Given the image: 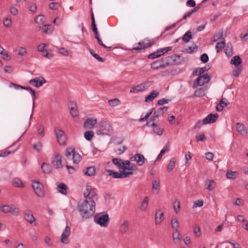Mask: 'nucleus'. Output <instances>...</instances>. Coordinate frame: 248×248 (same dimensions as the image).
<instances>
[{"mask_svg":"<svg viewBox=\"0 0 248 248\" xmlns=\"http://www.w3.org/2000/svg\"><path fill=\"white\" fill-rule=\"evenodd\" d=\"M146 41H148L147 38H145L143 40L139 42L138 44H135L134 45L135 46L131 49V52H134V50H141L143 49V48H142L143 43H145Z\"/></svg>","mask_w":248,"mask_h":248,"instance_id":"obj_23","label":"nucleus"},{"mask_svg":"<svg viewBox=\"0 0 248 248\" xmlns=\"http://www.w3.org/2000/svg\"><path fill=\"white\" fill-rule=\"evenodd\" d=\"M41 169L45 173L49 174L52 171V167L50 165L46 163H42L41 165Z\"/></svg>","mask_w":248,"mask_h":248,"instance_id":"obj_27","label":"nucleus"},{"mask_svg":"<svg viewBox=\"0 0 248 248\" xmlns=\"http://www.w3.org/2000/svg\"><path fill=\"white\" fill-rule=\"evenodd\" d=\"M27 53L26 49L23 47H18V55L20 56H24Z\"/></svg>","mask_w":248,"mask_h":248,"instance_id":"obj_60","label":"nucleus"},{"mask_svg":"<svg viewBox=\"0 0 248 248\" xmlns=\"http://www.w3.org/2000/svg\"><path fill=\"white\" fill-rule=\"evenodd\" d=\"M225 53L228 56H231L232 54V46L231 44L228 45L227 48L225 49Z\"/></svg>","mask_w":248,"mask_h":248,"instance_id":"obj_51","label":"nucleus"},{"mask_svg":"<svg viewBox=\"0 0 248 248\" xmlns=\"http://www.w3.org/2000/svg\"><path fill=\"white\" fill-rule=\"evenodd\" d=\"M222 41L221 42H217L216 46L217 49V52H219L220 50L223 48L225 45V41L224 38H222Z\"/></svg>","mask_w":248,"mask_h":248,"instance_id":"obj_40","label":"nucleus"},{"mask_svg":"<svg viewBox=\"0 0 248 248\" xmlns=\"http://www.w3.org/2000/svg\"><path fill=\"white\" fill-rule=\"evenodd\" d=\"M70 234V228L68 226H66L64 232L61 236V241L63 244H67L68 243V237Z\"/></svg>","mask_w":248,"mask_h":248,"instance_id":"obj_13","label":"nucleus"},{"mask_svg":"<svg viewBox=\"0 0 248 248\" xmlns=\"http://www.w3.org/2000/svg\"><path fill=\"white\" fill-rule=\"evenodd\" d=\"M94 220L95 222L101 226L106 227L108 225L109 222V217L108 214L97 215L94 216Z\"/></svg>","mask_w":248,"mask_h":248,"instance_id":"obj_5","label":"nucleus"},{"mask_svg":"<svg viewBox=\"0 0 248 248\" xmlns=\"http://www.w3.org/2000/svg\"><path fill=\"white\" fill-rule=\"evenodd\" d=\"M180 233L178 230H175L174 232L172 234L173 240L174 243H177L181 241L180 238Z\"/></svg>","mask_w":248,"mask_h":248,"instance_id":"obj_33","label":"nucleus"},{"mask_svg":"<svg viewBox=\"0 0 248 248\" xmlns=\"http://www.w3.org/2000/svg\"><path fill=\"white\" fill-rule=\"evenodd\" d=\"M105 171L113 178H123V170L120 171V172H118L111 170H106Z\"/></svg>","mask_w":248,"mask_h":248,"instance_id":"obj_17","label":"nucleus"},{"mask_svg":"<svg viewBox=\"0 0 248 248\" xmlns=\"http://www.w3.org/2000/svg\"><path fill=\"white\" fill-rule=\"evenodd\" d=\"M46 79L42 77H39L32 79L29 81V83L36 88H39L42 86L43 84L46 82Z\"/></svg>","mask_w":248,"mask_h":248,"instance_id":"obj_11","label":"nucleus"},{"mask_svg":"<svg viewBox=\"0 0 248 248\" xmlns=\"http://www.w3.org/2000/svg\"><path fill=\"white\" fill-rule=\"evenodd\" d=\"M149 203V200L148 197H145L141 204L140 207V209L145 210L148 207Z\"/></svg>","mask_w":248,"mask_h":248,"instance_id":"obj_35","label":"nucleus"},{"mask_svg":"<svg viewBox=\"0 0 248 248\" xmlns=\"http://www.w3.org/2000/svg\"><path fill=\"white\" fill-rule=\"evenodd\" d=\"M53 28L49 24L45 25L43 27V32L47 34L51 33L53 31Z\"/></svg>","mask_w":248,"mask_h":248,"instance_id":"obj_44","label":"nucleus"},{"mask_svg":"<svg viewBox=\"0 0 248 248\" xmlns=\"http://www.w3.org/2000/svg\"><path fill=\"white\" fill-rule=\"evenodd\" d=\"M59 52L60 54L64 56H68L69 55L68 51L64 47H61L59 49Z\"/></svg>","mask_w":248,"mask_h":248,"instance_id":"obj_64","label":"nucleus"},{"mask_svg":"<svg viewBox=\"0 0 248 248\" xmlns=\"http://www.w3.org/2000/svg\"><path fill=\"white\" fill-rule=\"evenodd\" d=\"M32 187L34 190L35 194L39 197L42 198L44 195L43 191V186L39 181H34L32 183Z\"/></svg>","mask_w":248,"mask_h":248,"instance_id":"obj_7","label":"nucleus"},{"mask_svg":"<svg viewBox=\"0 0 248 248\" xmlns=\"http://www.w3.org/2000/svg\"><path fill=\"white\" fill-rule=\"evenodd\" d=\"M112 162L116 167L119 168L120 170H123V167H124V166L123 165V159L121 158H115L112 159Z\"/></svg>","mask_w":248,"mask_h":248,"instance_id":"obj_29","label":"nucleus"},{"mask_svg":"<svg viewBox=\"0 0 248 248\" xmlns=\"http://www.w3.org/2000/svg\"><path fill=\"white\" fill-rule=\"evenodd\" d=\"M223 29L219 30L218 32L216 34L214 35L212 37V41L213 42H215L219 40V39H221L223 36Z\"/></svg>","mask_w":248,"mask_h":248,"instance_id":"obj_31","label":"nucleus"},{"mask_svg":"<svg viewBox=\"0 0 248 248\" xmlns=\"http://www.w3.org/2000/svg\"><path fill=\"white\" fill-rule=\"evenodd\" d=\"M55 132L57 139L65 135L63 131H62L60 127H56L55 129Z\"/></svg>","mask_w":248,"mask_h":248,"instance_id":"obj_45","label":"nucleus"},{"mask_svg":"<svg viewBox=\"0 0 248 248\" xmlns=\"http://www.w3.org/2000/svg\"><path fill=\"white\" fill-rule=\"evenodd\" d=\"M194 94L196 96L201 97L204 95L203 88H199L197 89L194 93Z\"/></svg>","mask_w":248,"mask_h":248,"instance_id":"obj_49","label":"nucleus"},{"mask_svg":"<svg viewBox=\"0 0 248 248\" xmlns=\"http://www.w3.org/2000/svg\"><path fill=\"white\" fill-rule=\"evenodd\" d=\"M151 125L153 128L154 132L156 134L160 136L163 134L164 132V129L159 128L156 124L153 123L151 124Z\"/></svg>","mask_w":248,"mask_h":248,"instance_id":"obj_28","label":"nucleus"},{"mask_svg":"<svg viewBox=\"0 0 248 248\" xmlns=\"http://www.w3.org/2000/svg\"><path fill=\"white\" fill-rule=\"evenodd\" d=\"M83 195L85 198L86 200H93L97 197V194L95 191V189H92V186H86V188L85 190Z\"/></svg>","mask_w":248,"mask_h":248,"instance_id":"obj_8","label":"nucleus"},{"mask_svg":"<svg viewBox=\"0 0 248 248\" xmlns=\"http://www.w3.org/2000/svg\"><path fill=\"white\" fill-rule=\"evenodd\" d=\"M164 213L163 212H161L159 215V217L157 215V212H156L155 214V224L156 225L159 224L161 221L164 219Z\"/></svg>","mask_w":248,"mask_h":248,"instance_id":"obj_36","label":"nucleus"},{"mask_svg":"<svg viewBox=\"0 0 248 248\" xmlns=\"http://www.w3.org/2000/svg\"><path fill=\"white\" fill-rule=\"evenodd\" d=\"M194 233L198 236L199 237L201 235L200 227L198 226L195 225L193 227Z\"/></svg>","mask_w":248,"mask_h":248,"instance_id":"obj_61","label":"nucleus"},{"mask_svg":"<svg viewBox=\"0 0 248 248\" xmlns=\"http://www.w3.org/2000/svg\"><path fill=\"white\" fill-rule=\"evenodd\" d=\"M245 126L243 124H241L240 123H237L236 124V130L242 135H245V134H247V132L245 129Z\"/></svg>","mask_w":248,"mask_h":248,"instance_id":"obj_26","label":"nucleus"},{"mask_svg":"<svg viewBox=\"0 0 248 248\" xmlns=\"http://www.w3.org/2000/svg\"><path fill=\"white\" fill-rule=\"evenodd\" d=\"M13 184L16 187H23L24 186L22 181L17 178H15L13 179Z\"/></svg>","mask_w":248,"mask_h":248,"instance_id":"obj_42","label":"nucleus"},{"mask_svg":"<svg viewBox=\"0 0 248 248\" xmlns=\"http://www.w3.org/2000/svg\"><path fill=\"white\" fill-rule=\"evenodd\" d=\"M90 53L92 55L96 60H97L99 62H103V59L100 57L97 54L95 53L92 49H89Z\"/></svg>","mask_w":248,"mask_h":248,"instance_id":"obj_50","label":"nucleus"},{"mask_svg":"<svg viewBox=\"0 0 248 248\" xmlns=\"http://www.w3.org/2000/svg\"><path fill=\"white\" fill-rule=\"evenodd\" d=\"M126 170H123V178L128 177L130 175L133 174V170H129L126 171Z\"/></svg>","mask_w":248,"mask_h":248,"instance_id":"obj_62","label":"nucleus"},{"mask_svg":"<svg viewBox=\"0 0 248 248\" xmlns=\"http://www.w3.org/2000/svg\"><path fill=\"white\" fill-rule=\"evenodd\" d=\"M57 140L60 145L63 146L66 145V137L65 135L59 137L57 139Z\"/></svg>","mask_w":248,"mask_h":248,"instance_id":"obj_48","label":"nucleus"},{"mask_svg":"<svg viewBox=\"0 0 248 248\" xmlns=\"http://www.w3.org/2000/svg\"><path fill=\"white\" fill-rule=\"evenodd\" d=\"M176 160L175 158H172L170 161V163L167 167V170L168 171H171L175 167Z\"/></svg>","mask_w":248,"mask_h":248,"instance_id":"obj_43","label":"nucleus"},{"mask_svg":"<svg viewBox=\"0 0 248 248\" xmlns=\"http://www.w3.org/2000/svg\"><path fill=\"white\" fill-rule=\"evenodd\" d=\"M78 209L82 218H89L95 212V202L93 200L85 199L80 204L78 203Z\"/></svg>","mask_w":248,"mask_h":248,"instance_id":"obj_1","label":"nucleus"},{"mask_svg":"<svg viewBox=\"0 0 248 248\" xmlns=\"http://www.w3.org/2000/svg\"><path fill=\"white\" fill-rule=\"evenodd\" d=\"M210 68L211 67L209 66V65L207 64L203 67L196 68L193 70L192 74L194 76H200L203 72L208 71Z\"/></svg>","mask_w":248,"mask_h":248,"instance_id":"obj_16","label":"nucleus"},{"mask_svg":"<svg viewBox=\"0 0 248 248\" xmlns=\"http://www.w3.org/2000/svg\"><path fill=\"white\" fill-rule=\"evenodd\" d=\"M173 208L176 214L180 211V202L176 200L173 203Z\"/></svg>","mask_w":248,"mask_h":248,"instance_id":"obj_58","label":"nucleus"},{"mask_svg":"<svg viewBox=\"0 0 248 248\" xmlns=\"http://www.w3.org/2000/svg\"><path fill=\"white\" fill-rule=\"evenodd\" d=\"M192 32L188 31L182 37V40L184 42L187 43L192 39Z\"/></svg>","mask_w":248,"mask_h":248,"instance_id":"obj_34","label":"nucleus"},{"mask_svg":"<svg viewBox=\"0 0 248 248\" xmlns=\"http://www.w3.org/2000/svg\"><path fill=\"white\" fill-rule=\"evenodd\" d=\"M127 148L126 146H124L122 148H115L114 149V152L117 155H121L123 154L126 150Z\"/></svg>","mask_w":248,"mask_h":248,"instance_id":"obj_56","label":"nucleus"},{"mask_svg":"<svg viewBox=\"0 0 248 248\" xmlns=\"http://www.w3.org/2000/svg\"><path fill=\"white\" fill-rule=\"evenodd\" d=\"M97 135H110L113 131L112 127L106 119L102 120L97 125Z\"/></svg>","mask_w":248,"mask_h":248,"instance_id":"obj_2","label":"nucleus"},{"mask_svg":"<svg viewBox=\"0 0 248 248\" xmlns=\"http://www.w3.org/2000/svg\"><path fill=\"white\" fill-rule=\"evenodd\" d=\"M151 68L153 69H157L158 68H164L165 66L163 63L162 62V61L161 60H158L155 62H154L153 63L151 64Z\"/></svg>","mask_w":248,"mask_h":248,"instance_id":"obj_19","label":"nucleus"},{"mask_svg":"<svg viewBox=\"0 0 248 248\" xmlns=\"http://www.w3.org/2000/svg\"><path fill=\"white\" fill-rule=\"evenodd\" d=\"M210 80V77L207 74L202 76L200 75L195 80V82L193 85V88H196V86H195V83H197V85L202 86L205 83H209Z\"/></svg>","mask_w":248,"mask_h":248,"instance_id":"obj_9","label":"nucleus"},{"mask_svg":"<svg viewBox=\"0 0 248 248\" xmlns=\"http://www.w3.org/2000/svg\"><path fill=\"white\" fill-rule=\"evenodd\" d=\"M155 43L154 40H150L148 39V41H146L145 43H143L142 48L145 49L146 48L151 47Z\"/></svg>","mask_w":248,"mask_h":248,"instance_id":"obj_47","label":"nucleus"},{"mask_svg":"<svg viewBox=\"0 0 248 248\" xmlns=\"http://www.w3.org/2000/svg\"><path fill=\"white\" fill-rule=\"evenodd\" d=\"M226 177L229 179L234 180L239 176V173L237 171H232L228 170L226 173Z\"/></svg>","mask_w":248,"mask_h":248,"instance_id":"obj_20","label":"nucleus"},{"mask_svg":"<svg viewBox=\"0 0 248 248\" xmlns=\"http://www.w3.org/2000/svg\"><path fill=\"white\" fill-rule=\"evenodd\" d=\"M242 65L235 66L234 70H233L232 71L233 75L236 78L239 77L242 71Z\"/></svg>","mask_w":248,"mask_h":248,"instance_id":"obj_39","label":"nucleus"},{"mask_svg":"<svg viewBox=\"0 0 248 248\" xmlns=\"http://www.w3.org/2000/svg\"><path fill=\"white\" fill-rule=\"evenodd\" d=\"M218 115L217 113L212 114L210 113L207 115L202 121L203 124H206L209 123H214L216 122V120L218 118Z\"/></svg>","mask_w":248,"mask_h":248,"instance_id":"obj_12","label":"nucleus"},{"mask_svg":"<svg viewBox=\"0 0 248 248\" xmlns=\"http://www.w3.org/2000/svg\"><path fill=\"white\" fill-rule=\"evenodd\" d=\"M136 156L137 158L136 163L137 165L140 166H142L145 162L144 155L140 154H136Z\"/></svg>","mask_w":248,"mask_h":248,"instance_id":"obj_25","label":"nucleus"},{"mask_svg":"<svg viewBox=\"0 0 248 248\" xmlns=\"http://www.w3.org/2000/svg\"><path fill=\"white\" fill-rule=\"evenodd\" d=\"M159 93L156 91H153V92L145 97V101L146 102L152 101L157 95Z\"/></svg>","mask_w":248,"mask_h":248,"instance_id":"obj_24","label":"nucleus"},{"mask_svg":"<svg viewBox=\"0 0 248 248\" xmlns=\"http://www.w3.org/2000/svg\"><path fill=\"white\" fill-rule=\"evenodd\" d=\"M59 6L60 4L58 2H52L49 4V7L50 9L56 10Z\"/></svg>","mask_w":248,"mask_h":248,"instance_id":"obj_63","label":"nucleus"},{"mask_svg":"<svg viewBox=\"0 0 248 248\" xmlns=\"http://www.w3.org/2000/svg\"><path fill=\"white\" fill-rule=\"evenodd\" d=\"M129 225L128 221L127 220H124V222L120 226L119 232L121 233H125L128 229Z\"/></svg>","mask_w":248,"mask_h":248,"instance_id":"obj_21","label":"nucleus"},{"mask_svg":"<svg viewBox=\"0 0 248 248\" xmlns=\"http://www.w3.org/2000/svg\"><path fill=\"white\" fill-rule=\"evenodd\" d=\"M171 227L173 229H175V230H178V229L179 228V223H178V220L176 217H173L171 219Z\"/></svg>","mask_w":248,"mask_h":248,"instance_id":"obj_38","label":"nucleus"},{"mask_svg":"<svg viewBox=\"0 0 248 248\" xmlns=\"http://www.w3.org/2000/svg\"><path fill=\"white\" fill-rule=\"evenodd\" d=\"M145 89L146 88H145L144 84L141 83L136 86L135 87H132L131 89L130 92L131 93H136L140 91H143L145 90Z\"/></svg>","mask_w":248,"mask_h":248,"instance_id":"obj_22","label":"nucleus"},{"mask_svg":"<svg viewBox=\"0 0 248 248\" xmlns=\"http://www.w3.org/2000/svg\"><path fill=\"white\" fill-rule=\"evenodd\" d=\"M57 190L63 195H66L67 192V186L66 184L62 183H57Z\"/></svg>","mask_w":248,"mask_h":248,"instance_id":"obj_18","label":"nucleus"},{"mask_svg":"<svg viewBox=\"0 0 248 248\" xmlns=\"http://www.w3.org/2000/svg\"><path fill=\"white\" fill-rule=\"evenodd\" d=\"M33 148L38 153H39L42 148V144L40 142H37L33 145Z\"/></svg>","mask_w":248,"mask_h":248,"instance_id":"obj_53","label":"nucleus"},{"mask_svg":"<svg viewBox=\"0 0 248 248\" xmlns=\"http://www.w3.org/2000/svg\"><path fill=\"white\" fill-rule=\"evenodd\" d=\"M65 155L68 160H72L73 163H79L81 159L80 155L76 152L75 148L67 147L66 149Z\"/></svg>","mask_w":248,"mask_h":248,"instance_id":"obj_3","label":"nucleus"},{"mask_svg":"<svg viewBox=\"0 0 248 248\" xmlns=\"http://www.w3.org/2000/svg\"><path fill=\"white\" fill-rule=\"evenodd\" d=\"M201 61L203 63H206L209 61V57L207 54H202L200 57Z\"/></svg>","mask_w":248,"mask_h":248,"instance_id":"obj_59","label":"nucleus"},{"mask_svg":"<svg viewBox=\"0 0 248 248\" xmlns=\"http://www.w3.org/2000/svg\"><path fill=\"white\" fill-rule=\"evenodd\" d=\"M94 133L92 131H87L84 133V138L88 141H91L93 137Z\"/></svg>","mask_w":248,"mask_h":248,"instance_id":"obj_41","label":"nucleus"},{"mask_svg":"<svg viewBox=\"0 0 248 248\" xmlns=\"http://www.w3.org/2000/svg\"><path fill=\"white\" fill-rule=\"evenodd\" d=\"M153 190H157L159 187V180H155L152 182Z\"/></svg>","mask_w":248,"mask_h":248,"instance_id":"obj_55","label":"nucleus"},{"mask_svg":"<svg viewBox=\"0 0 248 248\" xmlns=\"http://www.w3.org/2000/svg\"><path fill=\"white\" fill-rule=\"evenodd\" d=\"M97 123V120L93 118H88L84 122V127L85 129H92Z\"/></svg>","mask_w":248,"mask_h":248,"instance_id":"obj_14","label":"nucleus"},{"mask_svg":"<svg viewBox=\"0 0 248 248\" xmlns=\"http://www.w3.org/2000/svg\"><path fill=\"white\" fill-rule=\"evenodd\" d=\"M242 63V60L239 56H235L233 57L231 61V63L237 66H240V64Z\"/></svg>","mask_w":248,"mask_h":248,"instance_id":"obj_30","label":"nucleus"},{"mask_svg":"<svg viewBox=\"0 0 248 248\" xmlns=\"http://www.w3.org/2000/svg\"><path fill=\"white\" fill-rule=\"evenodd\" d=\"M180 56L174 54L171 56H168L165 58H163L161 59L162 62L164 64L165 67L167 66H169L170 65L178 64L179 62H176L177 59H180Z\"/></svg>","mask_w":248,"mask_h":248,"instance_id":"obj_6","label":"nucleus"},{"mask_svg":"<svg viewBox=\"0 0 248 248\" xmlns=\"http://www.w3.org/2000/svg\"><path fill=\"white\" fill-rule=\"evenodd\" d=\"M207 182H208L209 184L208 185L206 184V188L210 191H212L213 189V187L212 186V185L214 183V181L213 180H207L206 181V183H207Z\"/></svg>","mask_w":248,"mask_h":248,"instance_id":"obj_57","label":"nucleus"},{"mask_svg":"<svg viewBox=\"0 0 248 248\" xmlns=\"http://www.w3.org/2000/svg\"><path fill=\"white\" fill-rule=\"evenodd\" d=\"M0 210L4 213H10L16 216H17L20 212L19 209L13 204L3 205L0 207Z\"/></svg>","mask_w":248,"mask_h":248,"instance_id":"obj_4","label":"nucleus"},{"mask_svg":"<svg viewBox=\"0 0 248 248\" xmlns=\"http://www.w3.org/2000/svg\"><path fill=\"white\" fill-rule=\"evenodd\" d=\"M124 169L125 170H138V168L137 166L133 163H131L128 166H127V167H124Z\"/></svg>","mask_w":248,"mask_h":248,"instance_id":"obj_54","label":"nucleus"},{"mask_svg":"<svg viewBox=\"0 0 248 248\" xmlns=\"http://www.w3.org/2000/svg\"><path fill=\"white\" fill-rule=\"evenodd\" d=\"M84 173L85 175L92 176L95 174V170L93 167H87L86 169V170H84Z\"/></svg>","mask_w":248,"mask_h":248,"instance_id":"obj_32","label":"nucleus"},{"mask_svg":"<svg viewBox=\"0 0 248 248\" xmlns=\"http://www.w3.org/2000/svg\"><path fill=\"white\" fill-rule=\"evenodd\" d=\"M51 163L56 168H62V156L60 154L56 152L54 153V156L51 158Z\"/></svg>","mask_w":248,"mask_h":248,"instance_id":"obj_10","label":"nucleus"},{"mask_svg":"<svg viewBox=\"0 0 248 248\" xmlns=\"http://www.w3.org/2000/svg\"><path fill=\"white\" fill-rule=\"evenodd\" d=\"M24 218L30 224H32L36 220L33 216L32 213L30 210H26L24 213Z\"/></svg>","mask_w":248,"mask_h":248,"instance_id":"obj_15","label":"nucleus"},{"mask_svg":"<svg viewBox=\"0 0 248 248\" xmlns=\"http://www.w3.org/2000/svg\"><path fill=\"white\" fill-rule=\"evenodd\" d=\"M168 107H163L162 108H158L154 112V115L157 114L158 116L160 115H163V113L167 111L168 109Z\"/></svg>","mask_w":248,"mask_h":248,"instance_id":"obj_37","label":"nucleus"},{"mask_svg":"<svg viewBox=\"0 0 248 248\" xmlns=\"http://www.w3.org/2000/svg\"><path fill=\"white\" fill-rule=\"evenodd\" d=\"M70 109V114L73 117H76L78 116V110L74 106L69 107Z\"/></svg>","mask_w":248,"mask_h":248,"instance_id":"obj_52","label":"nucleus"},{"mask_svg":"<svg viewBox=\"0 0 248 248\" xmlns=\"http://www.w3.org/2000/svg\"><path fill=\"white\" fill-rule=\"evenodd\" d=\"M109 104L112 107H115L121 104V101L117 98L111 99L108 101Z\"/></svg>","mask_w":248,"mask_h":248,"instance_id":"obj_46","label":"nucleus"}]
</instances>
